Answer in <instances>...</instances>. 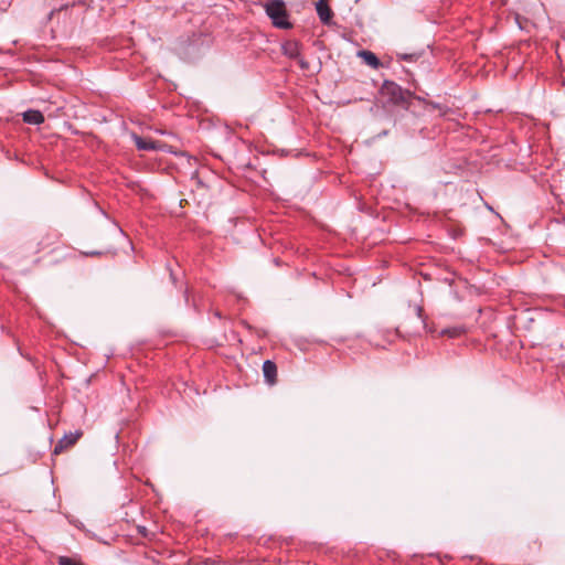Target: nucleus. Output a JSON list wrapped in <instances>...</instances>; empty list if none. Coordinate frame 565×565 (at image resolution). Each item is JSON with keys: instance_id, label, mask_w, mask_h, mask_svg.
<instances>
[{"instance_id": "obj_1", "label": "nucleus", "mask_w": 565, "mask_h": 565, "mask_svg": "<svg viewBox=\"0 0 565 565\" xmlns=\"http://www.w3.org/2000/svg\"><path fill=\"white\" fill-rule=\"evenodd\" d=\"M266 13L271 19L273 24L279 29H290L291 23L288 21V13L282 0H269L266 3Z\"/></svg>"}, {"instance_id": "obj_2", "label": "nucleus", "mask_w": 565, "mask_h": 565, "mask_svg": "<svg viewBox=\"0 0 565 565\" xmlns=\"http://www.w3.org/2000/svg\"><path fill=\"white\" fill-rule=\"evenodd\" d=\"M383 90L391 97V100L396 104L405 103L411 97L408 90L403 89L399 85L390 81L384 82Z\"/></svg>"}, {"instance_id": "obj_3", "label": "nucleus", "mask_w": 565, "mask_h": 565, "mask_svg": "<svg viewBox=\"0 0 565 565\" xmlns=\"http://www.w3.org/2000/svg\"><path fill=\"white\" fill-rule=\"evenodd\" d=\"M81 435L82 434L78 431L70 433L68 435H64V437L62 439H60L58 443L54 446L53 454L58 455L64 449L75 445L76 441L78 440V438L81 437Z\"/></svg>"}, {"instance_id": "obj_4", "label": "nucleus", "mask_w": 565, "mask_h": 565, "mask_svg": "<svg viewBox=\"0 0 565 565\" xmlns=\"http://www.w3.org/2000/svg\"><path fill=\"white\" fill-rule=\"evenodd\" d=\"M317 14L323 24H330L332 19V10L327 0H318L316 3Z\"/></svg>"}, {"instance_id": "obj_5", "label": "nucleus", "mask_w": 565, "mask_h": 565, "mask_svg": "<svg viewBox=\"0 0 565 565\" xmlns=\"http://www.w3.org/2000/svg\"><path fill=\"white\" fill-rule=\"evenodd\" d=\"M60 239V234L56 231H47L45 232L41 239L38 243V252L46 249L53 245H55Z\"/></svg>"}, {"instance_id": "obj_6", "label": "nucleus", "mask_w": 565, "mask_h": 565, "mask_svg": "<svg viewBox=\"0 0 565 565\" xmlns=\"http://www.w3.org/2000/svg\"><path fill=\"white\" fill-rule=\"evenodd\" d=\"M300 43L296 40H288L281 45L282 54L289 58H298L300 56Z\"/></svg>"}, {"instance_id": "obj_7", "label": "nucleus", "mask_w": 565, "mask_h": 565, "mask_svg": "<svg viewBox=\"0 0 565 565\" xmlns=\"http://www.w3.org/2000/svg\"><path fill=\"white\" fill-rule=\"evenodd\" d=\"M263 374L267 383L274 384L276 382L277 376V366L275 362L266 360L263 363Z\"/></svg>"}, {"instance_id": "obj_8", "label": "nucleus", "mask_w": 565, "mask_h": 565, "mask_svg": "<svg viewBox=\"0 0 565 565\" xmlns=\"http://www.w3.org/2000/svg\"><path fill=\"white\" fill-rule=\"evenodd\" d=\"M23 121L29 125H40L44 121V116L40 110L28 109L22 114Z\"/></svg>"}, {"instance_id": "obj_9", "label": "nucleus", "mask_w": 565, "mask_h": 565, "mask_svg": "<svg viewBox=\"0 0 565 565\" xmlns=\"http://www.w3.org/2000/svg\"><path fill=\"white\" fill-rule=\"evenodd\" d=\"M358 55L364 61V63L374 70L379 68L381 62L379 57L371 51L362 50L358 53Z\"/></svg>"}, {"instance_id": "obj_10", "label": "nucleus", "mask_w": 565, "mask_h": 565, "mask_svg": "<svg viewBox=\"0 0 565 565\" xmlns=\"http://www.w3.org/2000/svg\"><path fill=\"white\" fill-rule=\"evenodd\" d=\"M135 142H136V147L139 149V150H153L156 149V145L152 140L150 139H143L141 137H138V136H135Z\"/></svg>"}, {"instance_id": "obj_11", "label": "nucleus", "mask_w": 565, "mask_h": 565, "mask_svg": "<svg viewBox=\"0 0 565 565\" xmlns=\"http://www.w3.org/2000/svg\"><path fill=\"white\" fill-rule=\"evenodd\" d=\"M57 563L58 565H83L82 562L68 556H60Z\"/></svg>"}, {"instance_id": "obj_12", "label": "nucleus", "mask_w": 565, "mask_h": 565, "mask_svg": "<svg viewBox=\"0 0 565 565\" xmlns=\"http://www.w3.org/2000/svg\"><path fill=\"white\" fill-rule=\"evenodd\" d=\"M300 66H301L302 68H307V67H308V63H307V62H305V61H300Z\"/></svg>"}, {"instance_id": "obj_13", "label": "nucleus", "mask_w": 565, "mask_h": 565, "mask_svg": "<svg viewBox=\"0 0 565 565\" xmlns=\"http://www.w3.org/2000/svg\"><path fill=\"white\" fill-rule=\"evenodd\" d=\"M402 58H403V60H409V61H411V60L413 58V55H406V54H405V55H403V56H402Z\"/></svg>"}, {"instance_id": "obj_14", "label": "nucleus", "mask_w": 565, "mask_h": 565, "mask_svg": "<svg viewBox=\"0 0 565 565\" xmlns=\"http://www.w3.org/2000/svg\"><path fill=\"white\" fill-rule=\"evenodd\" d=\"M215 316H216L217 318H221V313H220L218 311H216V312H215Z\"/></svg>"}]
</instances>
